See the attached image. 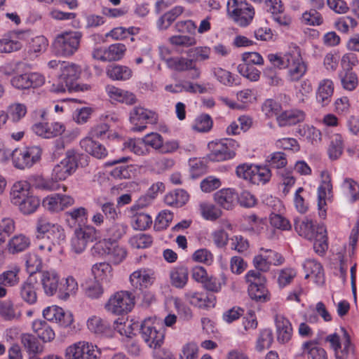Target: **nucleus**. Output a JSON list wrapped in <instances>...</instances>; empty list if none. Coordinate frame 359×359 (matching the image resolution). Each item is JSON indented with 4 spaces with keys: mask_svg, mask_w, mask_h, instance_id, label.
<instances>
[{
    "mask_svg": "<svg viewBox=\"0 0 359 359\" xmlns=\"http://www.w3.org/2000/svg\"><path fill=\"white\" fill-rule=\"evenodd\" d=\"M6 112L7 120L14 123L20 121L27 114V107L24 104L13 103L10 104Z\"/></svg>",
    "mask_w": 359,
    "mask_h": 359,
    "instance_id": "de8ad7c7",
    "label": "nucleus"
},
{
    "mask_svg": "<svg viewBox=\"0 0 359 359\" xmlns=\"http://www.w3.org/2000/svg\"><path fill=\"white\" fill-rule=\"evenodd\" d=\"M48 240L55 245H61L66 238L65 231L62 226L58 224L55 226L46 233Z\"/></svg>",
    "mask_w": 359,
    "mask_h": 359,
    "instance_id": "680f3d73",
    "label": "nucleus"
},
{
    "mask_svg": "<svg viewBox=\"0 0 359 359\" xmlns=\"http://www.w3.org/2000/svg\"><path fill=\"white\" fill-rule=\"evenodd\" d=\"M78 155L72 150L66 153V156L53 168L51 176L59 181L66 180L72 175L77 168Z\"/></svg>",
    "mask_w": 359,
    "mask_h": 359,
    "instance_id": "ddd939ff",
    "label": "nucleus"
},
{
    "mask_svg": "<svg viewBox=\"0 0 359 359\" xmlns=\"http://www.w3.org/2000/svg\"><path fill=\"white\" fill-rule=\"evenodd\" d=\"M248 294L251 299L257 302H264L269 300L270 297L264 283L258 285H249Z\"/></svg>",
    "mask_w": 359,
    "mask_h": 359,
    "instance_id": "3c124183",
    "label": "nucleus"
},
{
    "mask_svg": "<svg viewBox=\"0 0 359 359\" xmlns=\"http://www.w3.org/2000/svg\"><path fill=\"white\" fill-rule=\"evenodd\" d=\"M80 145L87 153L97 158H103L107 156L106 148L91 137H85L80 142Z\"/></svg>",
    "mask_w": 359,
    "mask_h": 359,
    "instance_id": "72a5a7b5",
    "label": "nucleus"
},
{
    "mask_svg": "<svg viewBox=\"0 0 359 359\" xmlns=\"http://www.w3.org/2000/svg\"><path fill=\"white\" fill-rule=\"evenodd\" d=\"M251 182L252 184L266 183L269 181L271 174L268 167L254 165Z\"/></svg>",
    "mask_w": 359,
    "mask_h": 359,
    "instance_id": "bf43d9fd",
    "label": "nucleus"
},
{
    "mask_svg": "<svg viewBox=\"0 0 359 359\" xmlns=\"http://www.w3.org/2000/svg\"><path fill=\"white\" fill-rule=\"evenodd\" d=\"M61 74L57 83L53 85L52 90L55 93L71 91L74 88V83L80 74V68L74 64L62 62L61 63Z\"/></svg>",
    "mask_w": 359,
    "mask_h": 359,
    "instance_id": "39448f33",
    "label": "nucleus"
},
{
    "mask_svg": "<svg viewBox=\"0 0 359 359\" xmlns=\"http://www.w3.org/2000/svg\"><path fill=\"white\" fill-rule=\"evenodd\" d=\"M167 67L176 72L188 71L191 65V60L184 57H172L167 58L165 60Z\"/></svg>",
    "mask_w": 359,
    "mask_h": 359,
    "instance_id": "8fccbe9b",
    "label": "nucleus"
},
{
    "mask_svg": "<svg viewBox=\"0 0 359 359\" xmlns=\"http://www.w3.org/2000/svg\"><path fill=\"white\" fill-rule=\"evenodd\" d=\"M83 34L79 31L63 32L57 34L52 44L55 55L70 57L74 55L80 47Z\"/></svg>",
    "mask_w": 359,
    "mask_h": 359,
    "instance_id": "f03ea898",
    "label": "nucleus"
},
{
    "mask_svg": "<svg viewBox=\"0 0 359 359\" xmlns=\"http://www.w3.org/2000/svg\"><path fill=\"white\" fill-rule=\"evenodd\" d=\"M97 238V230L91 226L79 227L74 230L71 238V249L76 254L83 252L88 244Z\"/></svg>",
    "mask_w": 359,
    "mask_h": 359,
    "instance_id": "9d476101",
    "label": "nucleus"
},
{
    "mask_svg": "<svg viewBox=\"0 0 359 359\" xmlns=\"http://www.w3.org/2000/svg\"><path fill=\"white\" fill-rule=\"evenodd\" d=\"M43 316L47 320L55 322L62 327H69L74 322L72 313L57 306H50L44 309Z\"/></svg>",
    "mask_w": 359,
    "mask_h": 359,
    "instance_id": "2eb2a0df",
    "label": "nucleus"
},
{
    "mask_svg": "<svg viewBox=\"0 0 359 359\" xmlns=\"http://www.w3.org/2000/svg\"><path fill=\"white\" fill-rule=\"evenodd\" d=\"M322 181L318 188V207L320 210V216L325 217L326 205V199L332 196V184L331 177L327 170L321 172Z\"/></svg>",
    "mask_w": 359,
    "mask_h": 359,
    "instance_id": "f3484780",
    "label": "nucleus"
},
{
    "mask_svg": "<svg viewBox=\"0 0 359 359\" xmlns=\"http://www.w3.org/2000/svg\"><path fill=\"white\" fill-rule=\"evenodd\" d=\"M20 340L24 348L29 354H38L43 351V346L36 337L31 334H22Z\"/></svg>",
    "mask_w": 359,
    "mask_h": 359,
    "instance_id": "37998d69",
    "label": "nucleus"
},
{
    "mask_svg": "<svg viewBox=\"0 0 359 359\" xmlns=\"http://www.w3.org/2000/svg\"><path fill=\"white\" fill-rule=\"evenodd\" d=\"M344 339L342 343L338 334H332L327 336L325 341L330 344L334 353L336 359H349L353 353V347L351 343V339L347 331L341 327Z\"/></svg>",
    "mask_w": 359,
    "mask_h": 359,
    "instance_id": "f8f14e48",
    "label": "nucleus"
},
{
    "mask_svg": "<svg viewBox=\"0 0 359 359\" xmlns=\"http://www.w3.org/2000/svg\"><path fill=\"white\" fill-rule=\"evenodd\" d=\"M199 210L202 217L207 220L215 221L222 215V211L220 208L208 202L201 203Z\"/></svg>",
    "mask_w": 359,
    "mask_h": 359,
    "instance_id": "c03bdc74",
    "label": "nucleus"
},
{
    "mask_svg": "<svg viewBox=\"0 0 359 359\" xmlns=\"http://www.w3.org/2000/svg\"><path fill=\"white\" fill-rule=\"evenodd\" d=\"M126 50L127 48L123 43H116L109 45L107 47L109 62L121 60L124 57Z\"/></svg>",
    "mask_w": 359,
    "mask_h": 359,
    "instance_id": "5fc2aeb1",
    "label": "nucleus"
},
{
    "mask_svg": "<svg viewBox=\"0 0 359 359\" xmlns=\"http://www.w3.org/2000/svg\"><path fill=\"white\" fill-rule=\"evenodd\" d=\"M334 93V83L330 79H324L319 81L316 90V100L321 106L328 105Z\"/></svg>",
    "mask_w": 359,
    "mask_h": 359,
    "instance_id": "bb28decb",
    "label": "nucleus"
},
{
    "mask_svg": "<svg viewBox=\"0 0 359 359\" xmlns=\"http://www.w3.org/2000/svg\"><path fill=\"white\" fill-rule=\"evenodd\" d=\"M342 190L350 201L355 202L359 199V184L352 179L346 178L342 184Z\"/></svg>",
    "mask_w": 359,
    "mask_h": 359,
    "instance_id": "603ef678",
    "label": "nucleus"
},
{
    "mask_svg": "<svg viewBox=\"0 0 359 359\" xmlns=\"http://www.w3.org/2000/svg\"><path fill=\"white\" fill-rule=\"evenodd\" d=\"M237 195L232 189H222L214 194L216 203L226 210H231L235 205Z\"/></svg>",
    "mask_w": 359,
    "mask_h": 359,
    "instance_id": "2f4dec72",
    "label": "nucleus"
},
{
    "mask_svg": "<svg viewBox=\"0 0 359 359\" xmlns=\"http://www.w3.org/2000/svg\"><path fill=\"white\" fill-rule=\"evenodd\" d=\"M94 279L102 284L109 285L114 280V269L111 265L106 262L96 263L91 269Z\"/></svg>",
    "mask_w": 359,
    "mask_h": 359,
    "instance_id": "393cba45",
    "label": "nucleus"
},
{
    "mask_svg": "<svg viewBox=\"0 0 359 359\" xmlns=\"http://www.w3.org/2000/svg\"><path fill=\"white\" fill-rule=\"evenodd\" d=\"M212 72L217 80L226 86H231L235 83V79L231 73L221 67H214Z\"/></svg>",
    "mask_w": 359,
    "mask_h": 359,
    "instance_id": "0e129e2a",
    "label": "nucleus"
},
{
    "mask_svg": "<svg viewBox=\"0 0 359 359\" xmlns=\"http://www.w3.org/2000/svg\"><path fill=\"white\" fill-rule=\"evenodd\" d=\"M56 223H53L44 215L39 216L36 221V237L37 239L44 238V236L55 226Z\"/></svg>",
    "mask_w": 359,
    "mask_h": 359,
    "instance_id": "4d7b16f0",
    "label": "nucleus"
},
{
    "mask_svg": "<svg viewBox=\"0 0 359 359\" xmlns=\"http://www.w3.org/2000/svg\"><path fill=\"white\" fill-rule=\"evenodd\" d=\"M294 226L295 231L300 236L313 241V249L316 253L322 255L327 250V231L323 225L315 226L312 220L304 217L295 218Z\"/></svg>",
    "mask_w": 359,
    "mask_h": 359,
    "instance_id": "f257e3e1",
    "label": "nucleus"
},
{
    "mask_svg": "<svg viewBox=\"0 0 359 359\" xmlns=\"http://www.w3.org/2000/svg\"><path fill=\"white\" fill-rule=\"evenodd\" d=\"M157 114L141 106L134 107L129 113V121L133 125L131 130L142 132L147 124H156L158 122Z\"/></svg>",
    "mask_w": 359,
    "mask_h": 359,
    "instance_id": "0eeeda50",
    "label": "nucleus"
},
{
    "mask_svg": "<svg viewBox=\"0 0 359 359\" xmlns=\"http://www.w3.org/2000/svg\"><path fill=\"white\" fill-rule=\"evenodd\" d=\"M344 150L343 139L339 134H334L331 137V142L327 149L329 158L334 161L339 158Z\"/></svg>",
    "mask_w": 359,
    "mask_h": 359,
    "instance_id": "a18cd8bd",
    "label": "nucleus"
},
{
    "mask_svg": "<svg viewBox=\"0 0 359 359\" xmlns=\"http://www.w3.org/2000/svg\"><path fill=\"white\" fill-rule=\"evenodd\" d=\"M30 238L23 233L13 236L8 242L7 250L11 254L26 250L30 245Z\"/></svg>",
    "mask_w": 359,
    "mask_h": 359,
    "instance_id": "f704fd0d",
    "label": "nucleus"
},
{
    "mask_svg": "<svg viewBox=\"0 0 359 359\" xmlns=\"http://www.w3.org/2000/svg\"><path fill=\"white\" fill-rule=\"evenodd\" d=\"M41 150L38 147L17 148L11 154L13 165L19 169L32 167L41 158Z\"/></svg>",
    "mask_w": 359,
    "mask_h": 359,
    "instance_id": "1a4fd4ad",
    "label": "nucleus"
},
{
    "mask_svg": "<svg viewBox=\"0 0 359 359\" xmlns=\"http://www.w3.org/2000/svg\"><path fill=\"white\" fill-rule=\"evenodd\" d=\"M101 283L96 280H90L84 285V291L87 297L91 299H98L104 293V289Z\"/></svg>",
    "mask_w": 359,
    "mask_h": 359,
    "instance_id": "13d9d810",
    "label": "nucleus"
},
{
    "mask_svg": "<svg viewBox=\"0 0 359 359\" xmlns=\"http://www.w3.org/2000/svg\"><path fill=\"white\" fill-rule=\"evenodd\" d=\"M0 316L5 320H18L21 313L14 307L13 304L9 301L0 302Z\"/></svg>",
    "mask_w": 359,
    "mask_h": 359,
    "instance_id": "49530a36",
    "label": "nucleus"
},
{
    "mask_svg": "<svg viewBox=\"0 0 359 359\" xmlns=\"http://www.w3.org/2000/svg\"><path fill=\"white\" fill-rule=\"evenodd\" d=\"M289 60L290 63L286 67L288 68L287 79L291 82H297L306 73L307 66L297 51H292L291 58Z\"/></svg>",
    "mask_w": 359,
    "mask_h": 359,
    "instance_id": "a211bd4d",
    "label": "nucleus"
},
{
    "mask_svg": "<svg viewBox=\"0 0 359 359\" xmlns=\"http://www.w3.org/2000/svg\"><path fill=\"white\" fill-rule=\"evenodd\" d=\"M277 339L280 343H287L292 336V327L290 320L284 315L277 313L274 316Z\"/></svg>",
    "mask_w": 359,
    "mask_h": 359,
    "instance_id": "4be33fe9",
    "label": "nucleus"
},
{
    "mask_svg": "<svg viewBox=\"0 0 359 359\" xmlns=\"http://www.w3.org/2000/svg\"><path fill=\"white\" fill-rule=\"evenodd\" d=\"M79 290L78 283L72 276H68L65 283L60 290L59 297L61 299L67 300L70 296H74Z\"/></svg>",
    "mask_w": 359,
    "mask_h": 359,
    "instance_id": "09e8293b",
    "label": "nucleus"
},
{
    "mask_svg": "<svg viewBox=\"0 0 359 359\" xmlns=\"http://www.w3.org/2000/svg\"><path fill=\"white\" fill-rule=\"evenodd\" d=\"M210 153L208 158L212 161H224L234 157L238 147L237 142L233 139H224L212 142L208 144Z\"/></svg>",
    "mask_w": 359,
    "mask_h": 359,
    "instance_id": "423d86ee",
    "label": "nucleus"
},
{
    "mask_svg": "<svg viewBox=\"0 0 359 359\" xmlns=\"http://www.w3.org/2000/svg\"><path fill=\"white\" fill-rule=\"evenodd\" d=\"M32 130L36 135L43 138H53L62 135L65 130V126L60 122H39L33 125Z\"/></svg>",
    "mask_w": 359,
    "mask_h": 359,
    "instance_id": "6ab92c4d",
    "label": "nucleus"
},
{
    "mask_svg": "<svg viewBox=\"0 0 359 359\" xmlns=\"http://www.w3.org/2000/svg\"><path fill=\"white\" fill-rule=\"evenodd\" d=\"M338 76L342 88L346 90L353 91L358 86L359 79L353 71H341L339 72Z\"/></svg>",
    "mask_w": 359,
    "mask_h": 359,
    "instance_id": "79ce46f5",
    "label": "nucleus"
},
{
    "mask_svg": "<svg viewBox=\"0 0 359 359\" xmlns=\"http://www.w3.org/2000/svg\"><path fill=\"white\" fill-rule=\"evenodd\" d=\"M74 203V199L68 195L53 194L43 198L41 205L46 210L56 213L73 205Z\"/></svg>",
    "mask_w": 359,
    "mask_h": 359,
    "instance_id": "4468645a",
    "label": "nucleus"
},
{
    "mask_svg": "<svg viewBox=\"0 0 359 359\" xmlns=\"http://www.w3.org/2000/svg\"><path fill=\"white\" fill-rule=\"evenodd\" d=\"M105 90L111 100L127 105H133L137 102L136 95L130 91L123 90L112 85L107 86Z\"/></svg>",
    "mask_w": 359,
    "mask_h": 359,
    "instance_id": "b1692460",
    "label": "nucleus"
},
{
    "mask_svg": "<svg viewBox=\"0 0 359 359\" xmlns=\"http://www.w3.org/2000/svg\"><path fill=\"white\" fill-rule=\"evenodd\" d=\"M32 330L43 342H49L54 339L55 332L52 327L44 320H36L32 323Z\"/></svg>",
    "mask_w": 359,
    "mask_h": 359,
    "instance_id": "e433bc0d",
    "label": "nucleus"
},
{
    "mask_svg": "<svg viewBox=\"0 0 359 359\" xmlns=\"http://www.w3.org/2000/svg\"><path fill=\"white\" fill-rule=\"evenodd\" d=\"M151 223V217L145 213H137L132 217V226L137 230H145Z\"/></svg>",
    "mask_w": 359,
    "mask_h": 359,
    "instance_id": "338daca9",
    "label": "nucleus"
},
{
    "mask_svg": "<svg viewBox=\"0 0 359 359\" xmlns=\"http://www.w3.org/2000/svg\"><path fill=\"white\" fill-rule=\"evenodd\" d=\"M155 280V273L153 270L142 268L135 271L130 276V282L137 289H142L151 285Z\"/></svg>",
    "mask_w": 359,
    "mask_h": 359,
    "instance_id": "412c9836",
    "label": "nucleus"
},
{
    "mask_svg": "<svg viewBox=\"0 0 359 359\" xmlns=\"http://www.w3.org/2000/svg\"><path fill=\"white\" fill-rule=\"evenodd\" d=\"M25 264L27 271L31 275L39 271L42 267L41 257L34 253H29L26 255Z\"/></svg>",
    "mask_w": 359,
    "mask_h": 359,
    "instance_id": "774afa93",
    "label": "nucleus"
},
{
    "mask_svg": "<svg viewBox=\"0 0 359 359\" xmlns=\"http://www.w3.org/2000/svg\"><path fill=\"white\" fill-rule=\"evenodd\" d=\"M305 278H312L317 284H322L324 280L323 266L314 259H307L303 264Z\"/></svg>",
    "mask_w": 359,
    "mask_h": 359,
    "instance_id": "7c9ffc66",
    "label": "nucleus"
},
{
    "mask_svg": "<svg viewBox=\"0 0 359 359\" xmlns=\"http://www.w3.org/2000/svg\"><path fill=\"white\" fill-rule=\"evenodd\" d=\"M97 346L80 341L69 346L65 353L66 359H99Z\"/></svg>",
    "mask_w": 359,
    "mask_h": 359,
    "instance_id": "9b49d317",
    "label": "nucleus"
},
{
    "mask_svg": "<svg viewBox=\"0 0 359 359\" xmlns=\"http://www.w3.org/2000/svg\"><path fill=\"white\" fill-rule=\"evenodd\" d=\"M59 280L60 277L55 270H46L41 272V284L47 296H53L56 293Z\"/></svg>",
    "mask_w": 359,
    "mask_h": 359,
    "instance_id": "a878e982",
    "label": "nucleus"
},
{
    "mask_svg": "<svg viewBox=\"0 0 359 359\" xmlns=\"http://www.w3.org/2000/svg\"><path fill=\"white\" fill-rule=\"evenodd\" d=\"M134 305V297L130 292L118 291L110 296L104 309L107 312L118 316L130 312Z\"/></svg>",
    "mask_w": 359,
    "mask_h": 359,
    "instance_id": "7ed1b4c3",
    "label": "nucleus"
},
{
    "mask_svg": "<svg viewBox=\"0 0 359 359\" xmlns=\"http://www.w3.org/2000/svg\"><path fill=\"white\" fill-rule=\"evenodd\" d=\"M96 250H102L104 254L109 256V259L114 264L118 265L127 257V250L125 248L119 246L111 241L104 239L96 243L94 247Z\"/></svg>",
    "mask_w": 359,
    "mask_h": 359,
    "instance_id": "dca6fc26",
    "label": "nucleus"
},
{
    "mask_svg": "<svg viewBox=\"0 0 359 359\" xmlns=\"http://www.w3.org/2000/svg\"><path fill=\"white\" fill-rule=\"evenodd\" d=\"M88 330L93 334L100 336L109 337L112 336L113 329L110 323L100 316H92L86 322Z\"/></svg>",
    "mask_w": 359,
    "mask_h": 359,
    "instance_id": "aec40b11",
    "label": "nucleus"
},
{
    "mask_svg": "<svg viewBox=\"0 0 359 359\" xmlns=\"http://www.w3.org/2000/svg\"><path fill=\"white\" fill-rule=\"evenodd\" d=\"M295 134L300 139H304L313 145L318 144L322 140L321 131L309 124L299 125L295 130Z\"/></svg>",
    "mask_w": 359,
    "mask_h": 359,
    "instance_id": "cd10ccee",
    "label": "nucleus"
},
{
    "mask_svg": "<svg viewBox=\"0 0 359 359\" xmlns=\"http://www.w3.org/2000/svg\"><path fill=\"white\" fill-rule=\"evenodd\" d=\"M302 354L308 359H327L326 351L319 345L316 339L304 341L302 345Z\"/></svg>",
    "mask_w": 359,
    "mask_h": 359,
    "instance_id": "c756f323",
    "label": "nucleus"
},
{
    "mask_svg": "<svg viewBox=\"0 0 359 359\" xmlns=\"http://www.w3.org/2000/svg\"><path fill=\"white\" fill-rule=\"evenodd\" d=\"M184 298L190 304L198 308L213 307L215 304V297L205 292L188 291L184 294Z\"/></svg>",
    "mask_w": 359,
    "mask_h": 359,
    "instance_id": "5701e85b",
    "label": "nucleus"
},
{
    "mask_svg": "<svg viewBox=\"0 0 359 359\" xmlns=\"http://www.w3.org/2000/svg\"><path fill=\"white\" fill-rule=\"evenodd\" d=\"M306 114L299 109H291L282 112L276 118L280 127H286L296 125L304 121Z\"/></svg>",
    "mask_w": 359,
    "mask_h": 359,
    "instance_id": "c85d7f7f",
    "label": "nucleus"
},
{
    "mask_svg": "<svg viewBox=\"0 0 359 359\" xmlns=\"http://www.w3.org/2000/svg\"><path fill=\"white\" fill-rule=\"evenodd\" d=\"M30 185L27 181H19L14 183L11 190V201L15 205L26 196L32 194Z\"/></svg>",
    "mask_w": 359,
    "mask_h": 359,
    "instance_id": "ea45409f",
    "label": "nucleus"
},
{
    "mask_svg": "<svg viewBox=\"0 0 359 359\" xmlns=\"http://www.w3.org/2000/svg\"><path fill=\"white\" fill-rule=\"evenodd\" d=\"M228 15L239 25H249L255 15L254 8L245 0H229Z\"/></svg>",
    "mask_w": 359,
    "mask_h": 359,
    "instance_id": "20e7f679",
    "label": "nucleus"
},
{
    "mask_svg": "<svg viewBox=\"0 0 359 359\" xmlns=\"http://www.w3.org/2000/svg\"><path fill=\"white\" fill-rule=\"evenodd\" d=\"M36 281L29 278L20 287V295L22 299L29 304H34L37 301Z\"/></svg>",
    "mask_w": 359,
    "mask_h": 359,
    "instance_id": "473e14b6",
    "label": "nucleus"
},
{
    "mask_svg": "<svg viewBox=\"0 0 359 359\" xmlns=\"http://www.w3.org/2000/svg\"><path fill=\"white\" fill-rule=\"evenodd\" d=\"M107 75L114 81H127L133 76V71L125 65H113L107 69Z\"/></svg>",
    "mask_w": 359,
    "mask_h": 359,
    "instance_id": "4c0bfd02",
    "label": "nucleus"
},
{
    "mask_svg": "<svg viewBox=\"0 0 359 359\" xmlns=\"http://www.w3.org/2000/svg\"><path fill=\"white\" fill-rule=\"evenodd\" d=\"M128 243L133 248L143 249L150 247L153 243V239L149 234L140 233L131 236Z\"/></svg>",
    "mask_w": 359,
    "mask_h": 359,
    "instance_id": "6e6d98bb",
    "label": "nucleus"
},
{
    "mask_svg": "<svg viewBox=\"0 0 359 359\" xmlns=\"http://www.w3.org/2000/svg\"><path fill=\"white\" fill-rule=\"evenodd\" d=\"M226 278L224 274H221V280H218L216 277L208 276L203 283V286L207 290L217 292H219L222 285H226Z\"/></svg>",
    "mask_w": 359,
    "mask_h": 359,
    "instance_id": "e2e57ef3",
    "label": "nucleus"
},
{
    "mask_svg": "<svg viewBox=\"0 0 359 359\" xmlns=\"http://www.w3.org/2000/svg\"><path fill=\"white\" fill-rule=\"evenodd\" d=\"M240 74L251 81H257L260 77V72L252 65L241 63L237 67Z\"/></svg>",
    "mask_w": 359,
    "mask_h": 359,
    "instance_id": "052dcab7",
    "label": "nucleus"
},
{
    "mask_svg": "<svg viewBox=\"0 0 359 359\" xmlns=\"http://www.w3.org/2000/svg\"><path fill=\"white\" fill-rule=\"evenodd\" d=\"M140 334L145 343L152 348L161 346L165 334L163 328L152 321L151 318L145 319L140 325Z\"/></svg>",
    "mask_w": 359,
    "mask_h": 359,
    "instance_id": "6e6552de",
    "label": "nucleus"
},
{
    "mask_svg": "<svg viewBox=\"0 0 359 359\" xmlns=\"http://www.w3.org/2000/svg\"><path fill=\"white\" fill-rule=\"evenodd\" d=\"M173 219V214L169 210H163L156 217L154 222V229L162 231L168 227Z\"/></svg>",
    "mask_w": 359,
    "mask_h": 359,
    "instance_id": "69168bd1",
    "label": "nucleus"
},
{
    "mask_svg": "<svg viewBox=\"0 0 359 359\" xmlns=\"http://www.w3.org/2000/svg\"><path fill=\"white\" fill-rule=\"evenodd\" d=\"M210 54L211 49L208 46H197L189 49L188 51V55L190 57L189 59L192 60L194 64L196 62L208 60L210 58Z\"/></svg>",
    "mask_w": 359,
    "mask_h": 359,
    "instance_id": "864d4df0",
    "label": "nucleus"
},
{
    "mask_svg": "<svg viewBox=\"0 0 359 359\" xmlns=\"http://www.w3.org/2000/svg\"><path fill=\"white\" fill-rule=\"evenodd\" d=\"M40 199L30 194L24 199L18 203L15 206L18 208L19 211L24 215H29L34 213L40 206Z\"/></svg>",
    "mask_w": 359,
    "mask_h": 359,
    "instance_id": "58836bf2",
    "label": "nucleus"
},
{
    "mask_svg": "<svg viewBox=\"0 0 359 359\" xmlns=\"http://www.w3.org/2000/svg\"><path fill=\"white\" fill-rule=\"evenodd\" d=\"M172 285L177 288H183L189 279V271L185 266L174 268L170 273Z\"/></svg>",
    "mask_w": 359,
    "mask_h": 359,
    "instance_id": "a19ab883",
    "label": "nucleus"
},
{
    "mask_svg": "<svg viewBox=\"0 0 359 359\" xmlns=\"http://www.w3.org/2000/svg\"><path fill=\"white\" fill-rule=\"evenodd\" d=\"M189 200V194L184 189H177L168 193L164 197L165 203L170 206L180 208Z\"/></svg>",
    "mask_w": 359,
    "mask_h": 359,
    "instance_id": "c9c22d12",
    "label": "nucleus"
}]
</instances>
